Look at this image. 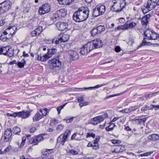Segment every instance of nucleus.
Here are the masks:
<instances>
[{"label": "nucleus", "instance_id": "obj_6", "mask_svg": "<svg viewBox=\"0 0 159 159\" xmlns=\"http://www.w3.org/2000/svg\"><path fill=\"white\" fill-rule=\"evenodd\" d=\"M50 68L52 69H56V70L60 69L61 67V62L57 58H54L50 61Z\"/></svg>", "mask_w": 159, "mask_h": 159}, {"label": "nucleus", "instance_id": "obj_64", "mask_svg": "<svg viewBox=\"0 0 159 159\" xmlns=\"http://www.w3.org/2000/svg\"><path fill=\"white\" fill-rule=\"evenodd\" d=\"M157 6H159V0H152Z\"/></svg>", "mask_w": 159, "mask_h": 159}, {"label": "nucleus", "instance_id": "obj_20", "mask_svg": "<svg viewBox=\"0 0 159 159\" xmlns=\"http://www.w3.org/2000/svg\"><path fill=\"white\" fill-rule=\"evenodd\" d=\"M30 115V111H22L19 112V117H21L22 119H26L29 117Z\"/></svg>", "mask_w": 159, "mask_h": 159}, {"label": "nucleus", "instance_id": "obj_41", "mask_svg": "<svg viewBox=\"0 0 159 159\" xmlns=\"http://www.w3.org/2000/svg\"><path fill=\"white\" fill-rule=\"evenodd\" d=\"M92 36H94L99 34L97 28H94L90 31Z\"/></svg>", "mask_w": 159, "mask_h": 159}, {"label": "nucleus", "instance_id": "obj_22", "mask_svg": "<svg viewBox=\"0 0 159 159\" xmlns=\"http://www.w3.org/2000/svg\"><path fill=\"white\" fill-rule=\"evenodd\" d=\"M43 116L40 114L39 112H37L34 115L33 118V122L38 121L40 119L43 118Z\"/></svg>", "mask_w": 159, "mask_h": 159}, {"label": "nucleus", "instance_id": "obj_49", "mask_svg": "<svg viewBox=\"0 0 159 159\" xmlns=\"http://www.w3.org/2000/svg\"><path fill=\"white\" fill-rule=\"evenodd\" d=\"M89 102H84L80 103H79V106L82 107L84 106H87L89 104Z\"/></svg>", "mask_w": 159, "mask_h": 159}, {"label": "nucleus", "instance_id": "obj_23", "mask_svg": "<svg viewBox=\"0 0 159 159\" xmlns=\"http://www.w3.org/2000/svg\"><path fill=\"white\" fill-rule=\"evenodd\" d=\"M17 30V27L15 26H10L7 28V31L9 34L12 36L16 33V30Z\"/></svg>", "mask_w": 159, "mask_h": 159}, {"label": "nucleus", "instance_id": "obj_1", "mask_svg": "<svg viewBox=\"0 0 159 159\" xmlns=\"http://www.w3.org/2000/svg\"><path fill=\"white\" fill-rule=\"evenodd\" d=\"M89 12V10L88 8L80 7L73 14V19L78 22L84 21L88 18Z\"/></svg>", "mask_w": 159, "mask_h": 159}, {"label": "nucleus", "instance_id": "obj_44", "mask_svg": "<svg viewBox=\"0 0 159 159\" xmlns=\"http://www.w3.org/2000/svg\"><path fill=\"white\" fill-rule=\"evenodd\" d=\"M95 137V134H94L92 132H89L87 134L86 138H87L89 137H92L94 138Z\"/></svg>", "mask_w": 159, "mask_h": 159}, {"label": "nucleus", "instance_id": "obj_12", "mask_svg": "<svg viewBox=\"0 0 159 159\" xmlns=\"http://www.w3.org/2000/svg\"><path fill=\"white\" fill-rule=\"evenodd\" d=\"M0 5L5 11H8L11 7V2L9 0L5 1L0 4Z\"/></svg>", "mask_w": 159, "mask_h": 159}, {"label": "nucleus", "instance_id": "obj_53", "mask_svg": "<svg viewBox=\"0 0 159 159\" xmlns=\"http://www.w3.org/2000/svg\"><path fill=\"white\" fill-rule=\"evenodd\" d=\"M156 93H154L149 94H146L145 95V97L146 98H152L153 95L155 94Z\"/></svg>", "mask_w": 159, "mask_h": 159}, {"label": "nucleus", "instance_id": "obj_37", "mask_svg": "<svg viewBox=\"0 0 159 159\" xmlns=\"http://www.w3.org/2000/svg\"><path fill=\"white\" fill-rule=\"evenodd\" d=\"M22 61L21 62H18L17 64L18 67L20 68H23L25 65L26 64V62L24 59L22 60Z\"/></svg>", "mask_w": 159, "mask_h": 159}, {"label": "nucleus", "instance_id": "obj_38", "mask_svg": "<svg viewBox=\"0 0 159 159\" xmlns=\"http://www.w3.org/2000/svg\"><path fill=\"white\" fill-rule=\"evenodd\" d=\"M20 129L17 126L14 127L12 129L13 132L15 134H18L20 132Z\"/></svg>", "mask_w": 159, "mask_h": 159}, {"label": "nucleus", "instance_id": "obj_52", "mask_svg": "<svg viewBox=\"0 0 159 159\" xmlns=\"http://www.w3.org/2000/svg\"><path fill=\"white\" fill-rule=\"evenodd\" d=\"M70 153L73 155H76L78 154V152L76 150H71L70 151Z\"/></svg>", "mask_w": 159, "mask_h": 159}, {"label": "nucleus", "instance_id": "obj_10", "mask_svg": "<svg viewBox=\"0 0 159 159\" xmlns=\"http://www.w3.org/2000/svg\"><path fill=\"white\" fill-rule=\"evenodd\" d=\"M44 139L43 137L41 135H39L35 137H34L30 139L29 141V144H33L35 145L38 144V143Z\"/></svg>", "mask_w": 159, "mask_h": 159}, {"label": "nucleus", "instance_id": "obj_58", "mask_svg": "<svg viewBox=\"0 0 159 159\" xmlns=\"http://www.w3.org/2000/svg\"><path fill=\"white\" fill-rule=\"evenodd\" d=\"M121 51V48L119 46H116L115 48V51L117 52H119Z\"/></svg>", "mask_w": 159, "mask_h": 159}, {"label": "nucleus", "instance_id": "obj_21", "mask_svg": "<svg viewBox=\"0 0 159 159\" xmlns=\"http://www.w3.org/2000/svg\"><path fill=\"white\" fill-rule=\"evenodd\" d=\"M145 4L147 7H148L152 10L155 8L157 6L152 0H148L147 2Z\"/></svg>", "mask_w": 159, "mask_h": 159}, {"label": "nucleus", "instance_id": "obj_16", "mask_svg": "<svg viewBox=\"0 0 159 159\" xmlns=\"http://www.w3.org/2000/svg\"><path fill=\"white\" fill-rule=\"evenodd\" d=\"M151 16V14H148L143 17L142 19L141 24L143 27H146L148 24L149 19Z\"/></svg>", "mask_w": 159, "mask_h": 159}, {"label": "nucleus", "instance_id": "obj_15", "mask_svg": "<svg viewBox=\"0 0 159 159\" xmlns=\"http://www.w3.org/2000/svg\"><path fill=\"white\" fill-rule=\"evenodd\" d=\"M136 25V24L131 21L127 20L123 26V29H131L134 28Z\"/></svg>", "mask_w": 159, "mask_h": 159}, {"label": "nucleus", "instance_id": "obj_3", "mask_svg": "<svg viewBox=\"0 0 159 159\" xmlns=\"http://www.w3.org/2000/svg\"><path fill=\"white\" fill-rule=\"evenodd\" d=\"M113 5L111 9L113 11L120 12L125 8L126 2L125 0H112Z\"/></svg>", "mask_w": 159, "mask_h": 159}, {"label": "nucleus", "instance_id": "obj_5", "mask_svg": "<svg viewBox=\"0 0 159 159\" xmlns=\"http://www.w3.org/2000/svg\"><path fill=\"white\" fill-rule=\"evenodd\" d=\"M70 134V130H66L63 134H61L57 138V142L64 146L65 143L68 140Z\"/></svg>", "mask_w": 159, "mask_h": 159}, {"label": "nucleus", "instance_id": "obj_13", "mask_svg": "<svg viewBox=\"0 0 159 159\" xmlns=\"http://www.w3.org/2000/svg\"><path fill=\"white\" fill-rule=\"evenodd\" d=\"M43 31V27L40 26H38L35 30L30 33L31 37H37L39 36Z\"/></svg>", "mask_w": 159, "mask_h": 159}, {"label": "nucleus", "instance_id": "obj_45", "mask_svg": "<svg viewBox=\"0 0 159 159\" xmlns=\"http://www.w3.org/2000/svg\"><path fill=\"white\" fill-rule=\"evenodd\" d=\"M12 147L10 146H8L2 152V154H4L6 152H9L10 151Z\"/></svg>", "mask_w": 159, "mask_h": 159}, {"label": "nucleus", "instance_id": "obj_59", "mask_svg": "<svg viewBox=\"0 0 159 159\" xmlns=\"http://www.w3.org/2000/svg\"><path fill=\"white\" fill-rule=\"evenodd\" d=\"M125 112L126 113H129L131 112L133 110L132 109L130 108H126L125 109Z\"/></svg>", "mask_w": 159, "mask_h": 159}, {"label": "nucleus", "instance_id": "obj_61", "mask_svg": "<svg viewBox=\"0 0 159 159\" xmlns=\"http://www.w3.org/2000/svg\"><path fill=\"white\" fill-rule=\"evenodd\" d=\"M52 150V149H45V152L46 153H44L43 154L47 155V154H49V153H50V152Z\"/></svg>", "mask_w": 159, "mask_h": 159}, {"label": "nucleus", "instance_id": "obj_48", "mask_svg": "<svg viewBox=\"0 0 159 159\" xmlns=\"http://www.w3.org/2000/svg\"><path fill=\"white\" fill-rule=\"evenodd\" d=\"M50 123L52 125H56L58 123V120L55 119H52Z\"/></svg>", "mask_w": 159, "mask_h": 159}, {"label": "nucleus", "instance_id": "obj_18", "mask_svg": "<svg viewBox=\"0 0 159 159\" xmlns=\"http://www.w3.org/2000/svg\"><path fill=\"white\" fill-rule=\"evenodd\" d=\"M12 135V131L10 129H7L4 134V141L5 142L9 141Z\"/></svg>", "mask_w": 159, "mask_h": 159}, {"label": "nucleus", "instance_id": "obj_30", "mask_svg": "<svg viewBox=\"0 0 159 159\" xmlns=\"http://www.w3.org/2000/svg\"><path fill=\"white\" fill-rule=\"evenodd\" d=\"M116 126L115 123L112 122H110L109 125L106 128V130L107 131H111L113 130L114 128Z\"/></svg>", "mask_w": 159, "mask_h": 159}, {"label": "nucleus", "instance_id": "obj_60", "mask_svg": "<svg viewBox=\"0 0 159 159\" xmlns=\"http://www.w3.org/2000/svg\"><path fill=\"white\" fill-rule=\"evenodd\" d=\"M36 130V129L35 127H32L30 129V133H34Z\"/></svg>", "mask_w": 159, "mask_h": 159}, {"label": "nucleus", "instance_id": "obj_35", "mask_svg": "<svg viewBox=\"0 0 159 159\" xmlns=\"http://www.w3.org/2000/svg\"><path fill=\"white\" fill-rule=\"evenodd\" d=\"M93 15L94 17H97L101 15L100 13L97 8L96 7L93 10Z\"/></svg>", "mask_w": 159, "mask_h": 159}, {"label": "nucleus", "instance_id": "obj_28", "mask_svg": "<svg viewBox=\"0 0 159 159\" xmlns=\"http://www.w3.org/2000/svg\"><path fill=\"white\" fill-rule=\"evenodd\" d=\"M5 56H7L9 57H12L14 55V49L11 48H8L7 50Z\"/></svg>", "mask_w": 159, "mask_h": 159}, {"label": "nucleus", "instance_id": "obj_4", "mask_svg": "<svg viewBox=\"0 0 159 159\" xmlns=\"http://www.w3.org/2000/svg\"><path fill=\"white\" fill-rule=\"evenodd\" d=\"M144 36L147 39L149 40H155L159 38V35L151 29H147L144 31Z\"/></svg>", "mask_w": 159, "mask_h": 159}, {"label": "nucleus", "instance_id": "obj_43", "mask_svg": "<svg viewBox=\"0 0 159 159\" xmlns=\"http://www.w3.org/2000/svg\"><path fill=\"white\" fill-rule=\"evenodd\" d=\"M75 118L74 117H72L70 118L66 117L63 119V120L65 121L66 123H69L71 122Z\"/></svg>", "mask_w": 159, "mask_h": 159}, {"label": "nucleus", "instance_id": "obj_14", "mask_svg": "<svg viewBox=\"0 0 159 159\" xmlns=\"http://www.w3.org/2000/svg\"><path fill=\"white\" fill-rule=\"evenodd\" d=\"M107 84L104 83L100 84L97 85L95 86L89 87L88 88L84 87V88H75L74 90L77 91H82L84 90H85L87 89H98L99 88L103 86L106 85Z\"/></svg>", "mask_w": 159, "mask_h": 159}, {"label": "nucleus", "instance_id": "obj_17", "mask_svg": "<svg viewBox=\"0 0 159 159\" xmlns=\"http://www.w3.org/2000/svg\"><path fill=\"white\" fill-rule=\"evenodd\" d=\"M56 26L58 30L63 31L67 28L68 24L66 22H58L56 24Z\"/></svg>", "mask_w": 159, "mask_h": 159}, {"label": "nucleus", "instance_id": "obj_27", "mask_svg": "<svg viewBox=\"0 0 159 159\" xmlns=\"http://www.w3.org/2000/svg\"><path fill=\"white\" fill-rule=\"evenodd\" d=\"M146 39H147V38H143L142 43L139 46V48L144 46H150L152 44L150 42H147L145 40Z\"/></svg>", "mask_w": 159, "mask_h": 159}, {"label": "nucleus", "instance_id": "obj_62", "mask_svg": "<svg viewBox=\"0 0 159 159\" xmlns=\"http://www.w3.org/2000/svg\"><path fill=\"white\" fill-rule=\"evenodd\" d=\"M19 112H16L13 113H12V117H16L17 116H18L19 117Z\"/></svg>", "mask_w": 159, "mask_h": 159}, {"label": "nucleus", "instance_id": "obj_34", "mask_svg": "<svg viewBox=\"0 0 159 159\" xmlns=\"http://www.w3.org/2000/svg\"><path fill=\"white\" fill-rule=\"evenodd\" d=\"M57 13L60 17H64L66 15V12L64 9H61L59 10H57Z\"/></svg>", "mask_w": 159, "mask_h": 159}, {"label": "nucleus", "instance_id": "obj_55", "mask_svg": "<svg viewBox=\"0 0 159 159\" xmlns=\"http://www.w3.org/2000/svg\"><path fill=\"white\" fill-rule=\"evenodd\" d=\"M142 122V120L141 119H136L135 122H133V123L135 124H141Z\"/></svg>", "mask_w": 159, "mask_h": 159}, {"label": "nucleus", "instance_id": "obj_11", "mask_svg": "<svg viewBox=\"0 0 159 159\" xmlns=\"http://www.w3.org/2000/svg\"><path fill=\"white\" fill-rule=\"evenodd\" d=\"M92 50L90 45L88 43L80 48V53L81 55H85Z\"/></svg>", "mask_w": 159, "mask_h": 159}, {"label": "nucleus", "instance_id": "obj_42", "mask_svg": "<svg viewBox=\"0 0 159 159\" xmlns=\"http://www.w3.org/2000/svg\"><path fill=\"white\" fill-rule=\"evenodd\" d=\"M26 138L25 137H22V140L21 141V142L20 144V143H17L18 145L20 147H22L25 144V142L26 140Z\"/></svg>", "mask_w": 159, "mask_h": 159}, {"label": "nucleus", "instance_id": "obj_8", "mask_svg": "<svg viewBox=\"0 0 159 159\" xmlns=\"http://www.w3.org/2000/svg\"><path fill=\"white\" fill-rule=\"evenodd\" d=\"M51 9L50 5L48 3H46L42 5L39 7L38 13L40 15H43L49 12Z\"/></svg>", "mask_w": 159, "mask_h": 159}, {"label": "nucleus", "instance_id": "obj_9", "mask_svg": "<svg viewBox=\"0 0 159 159\" xmlns=\"http://www.w3.org/2000/svg\"><path fill=\"white\" fill-rule=\"evenodd\" d=\"M90 45L91 49L92 50L94 48L96 49L100 48L103 45L102 41L99 39H97L94 40L92 42H89Z\"/></svg>", "mask_w": 159, "mask_h": 159}, {"label": "nucleus", "instance_id": "obj_31", "mask_svg": "<svg viewBox=\"0 0 159 159\" xmlns=\"http://www.w3.org/2000/svg\"><path fill=\"white\" fill-rule=\"evenodd\" d=\"M50 111V109L47 108H44L43 109H40L39 111L40 112L42 113V115L43 116H46L48 115Z\"/></svg>", "mask_w": 159, "mask_h": 159}, {"label": "nucleus", "instance_id": "obj_32", "mask_svg": "<svg viewBox=\"0 0 159 159\" xmlns=\"http://www.w3.org/2000/svg\"><path fill=\"white\" fill-rule=\"evenodd\" d=\"M70 36L68 34H63L62 36L60 37L61 39L62 42H66L69 39Z\"/></svg>", "mask_w": 159, "mask_h": 159}, {"label": "nucleus", "instance_id": "obj_33", "mask_svg": "<svg viewBox=\"0 0 159 159\" xmlns=\"http://www.w3.org/2000/svg\"><path fill=\"white\" fill-rule=\"evenodd\" d=\"M99 138H96L94 141L93 143L94 144L93 149L96 150L99 148L98 144V142L99 141Z\"/></svg>", "mask_w": 159, "mask_h": 159}, {"label": "nucleus", "instance_id": "obj_7", "mask_svg": "<svg viewBox=\"0 0 159 159\" xmlns=\"http://www.w3.org/2000/svg\"><path fill=\"white\" fill-rule=\"evenodd\" d=\"M107 113H105L103 115L99 116L92 118L90 121V123L94 125H97L99 123L102 121L105 118L108 117Z\"/></svg>", "mask_w": 159, "mask_h": 159}, {"label": "nucleus", "instance_id": "obj_47", "mask_svg": "<svg viewBox=\"0 0 159 159\" xmlns=\"http://www.w3.org/2000/svg\"><path fill=\"white\" fill-rule=\"evenodd\" d=\"M152 153V152H146L144 153L141 154L139 155V157H143L144 156H148L150 155Z\"/></svg>", "mask_w": 159, "mask_h": 159}, {"label": "nucleus", "instance_id": "obj_24", "mask_svg": "<svg viewBox=\"0 0 159 159\" xmlns=\"http://www.w3.org/2000/svg\"><path fill=\"white\" fill-rule=\"evenodd\" d=\"M48 41L49 42V43H52L53 44H55L56 45L59 44L60 43L62 42L60 38L58 39L56 37L54 38L52 40H48Z\"/></svg>", "mask_w": 159, "mask_h": 159}, {"label": "nucleus", "instance_id": "obj_46", "mask_svg": "<svg viewBox=\"0 0 159 159\" xmlns=\"http://www.w3.org/2000/svg\"><path fill=\"white\" fill-rule=\"evenodd\" d=\"M64 128V126L62 124L58 125L57 127V129L58 131H61Z\"/></svg>", "mask_w": 159, "mask_h": 159}, {"label": "nucleus", "instance_id": "obj_57", "mask_svg": "<svg viewBox=\"0 0 159 159\" xmlns=\"http://www.w3.org/2000/svg\"><path fill=\"white\" fill-rule=\"evenodd\" d=\"M84 100L83 97H80L77 98V101L80 103H82V102H84Z\"/></svg>", "mask_w": 159, "mask_h": 159}, {"label": "nucleus", "instance_id": "obj_40", "mask_svg": "<svg viewBox=\"0 0 159 159\" xmlns=\"http://www.w3.org/2000/svg\"><path fill=\"white\" fill-rule=\"evenodd\" d=\"M7 49L6 47H0V55L3 54L5 56Z\"/></svg>", "mask_w": 159, "mask_h": 159}, {"label": "nucleus", "instance_id": "obj_54", "mask_svg": "<svg viewBox=\"0 0 159 159\" xmlns=\"http://www.w3.org/2000/svg\"><path fill=\"white\" fill-rule=\"evenodd\" d=\"M121 94H122L121 93H117V94H115L110 95H109V96L106 97V98H105V99H107L108 98H110L111 97H114L115 96H119V95H121Z\"/></svg>", "mask_w": 159, "mask_h": 159}, {"label": "nucleus", "instance_id": "obj_19", "mask_svg": "<svg viewBox=\"0 0 159 159\" xmlns=\"http://www.w3.org/2000/svg\"><path fill=\"white\" fill-rule=\"evenodd\" d=\"M68 54L70 56V59L72 60L78 59L79 58V56L77 52L75 51L70 50L68 51Z\"/></svg>", "mask_w": 159, "mask_h": 159}, {"label": "nucleus", "instance_id": "obj_56", "mask_svg": "<svg viewBox=\"0 0 159 159\" xmlns=\"http://www.w3.org/2000/svg\"><path fill=\"white\" fill-rule=\"evenodd\" d=\"M53 16L55 19L57 20L59 19V18H61V17L59 16V15H58V14L57 13V11L53 14Z\"/></svg>", "mask_w": 159, "mask_h": 159}, {"label": "nucleus", "instance_id": "obj_63", "mask_svg": "<svg viewBox=\"0 0 159 159\" xmlns=\"http://www.w3.org/2000/svg\"><path fill=\"white\" fill-rule=\"evenodd\" d=\"M93 146H94L93 144H92L91 142H89V143L88 144V145H87V147H92L93 148Z\"/></svg>", "mask_w": 159, "mask_h": 159}, {"label": "nucleus", "instance_id": "obj_2", "mask_svg": "<svg viewBox=\"0 0 159 159\" xmlns=\"http://www.w3.org/2000/svg\"><path fill=\"white\" fill-rule=\"evenodd\" d=\"M47 50V52L43 56H42L41 54H36V58L38 60L41 61H45L57 52V49L54 48L50 49L48 48Z\"/></svg>", "mask_w": 159, "mask_h": 159}, {"label": "nucleus", "instance_id": "obj_26", "mask_svg": "<svg viewBox=\"0 0 159 159\" xmlns=\"http://www.w3.org/2000/svg\"><path fill=\"white\" fill-rule=\"evenodd\" d=\"M148 139L152 141H157L159 139V135L157 134H153L149 135L148 137Z\"/></svg>", "mask_w": 159, "mask_h": 159}, {"label": "nucleus", "instance_id": "obj_39", "mask_svg": "<svg viewBox=\"0 0 159 159\" xmlns=\"http://www.w3.org/2000/svg\"><path fill=\"white\" fill-rule=\"evenodd\" d=\"M142 9L143 13L145 14L152 10L150 9L148 7H147L145 5V4L144 5V6L142 7Z\"/></svg>", "mask_w": 159, "mask_h": 159}, {"label": "nucleus", "instance_id": "obj_51", "mask_svg": "<svg viewBox=\"0 0 159 159\" xmlns=\"http://www.w3.org/2000/svg\"><path fill=\"white\" fill-rule=\"evenodd\" d=\"M65 105L66 104L63 105L59 107H58L57 108L58 114H60V113L61 110L64 108Z\"/></svg>", "mask_w": 159, "mask_h": 159}, {"label": "nucleus", "instance_id": "obj_29", "mask_svg": "<svg viewBox=\"0 0 159 159\" xmlns=\"http://www.w3.org/2000/svg\"><path fill=\"white\" fill-rule=\"evenodd\" d=\"M101 15L104 13L106 10L105 6L104 5L97 6L96 7Z\"/></svg>", "mask_w": 159, "mask_h": 159}, {"label": "nucleus", "instance_id": "obj_50", "mask_svg": "<svg viewBox=\"0 0 159 159\" xmlns=\"http://www.w3.org/2000/svg\"><path fill=\"white\" fill-rule=\"evenodd\" d=\"M119 117H120V122L122 124H123L126 120V117L125 116H121Z\"/></svg>", "mask_w": 159, "mask_h": 159}, {"label": "nucleus", "instance_id": "obj_25", "mask_svg": "<svg viewBox=\"0 0 159 159\" xmlns=\"http://www.w3.org/2000/svg\"><path fill=\"white\" fill-rule=\"evenodd\" d=\"M60 4L61 5H69L75 0H57Z\"/></svg>", "mask_w": 159, "mask_h": 159}, {"label": "nucleus", "instance_id": "obj_36", "mask_svg": "<svg viewBox=\"0 0 159 159\" xmlns=\"http://www.w3.org/2000/svg\"><path fill=\"white\" fill-rule=\"evenodd\" d=\"M96 28L98 30L99 34L102 33L105 30V26L103 25H99Z\"/></svg>", "mask_w": 159, "mask_h": 159}]
</instances>
